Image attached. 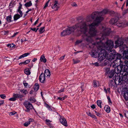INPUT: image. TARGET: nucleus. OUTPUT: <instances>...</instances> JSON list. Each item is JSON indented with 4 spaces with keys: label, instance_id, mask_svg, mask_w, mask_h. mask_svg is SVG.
Wrapping results in <instances>:
<instances>
[{
    "label": "nucleus",
    "instance_id": "f257e3e1",
    "mask_svg": "<svg viewBox=\"0 0 128 128\" xmlns=\"http://www.w3.org/2000/svg\"><path fill=\"white\" fill-rule=\"evenodd\" d=\"M78 32H80L82 34H85L87 31V26L85 22L78 23L72 27L68 28L65 30H64L61 33L62 36L68 35L73 32L76 29Z\"/></svg>",
    "mask_w": 128,
    "mask_h": 128
},
{
    "label": "nucleus",
    "instance_id": "f03ea898",
    "mask_svg": "<svg viewBox=\"0 0 128 128\" xmlns=\"http://www.w3.org/2000/svg\"><path fill=\"white\" fill-rule=\"evenodd\" d=\"M91 32H90V31L89 32V35H88L87 34L86 35L87 37L85 38V40L87 42H88V44H87L89 45V47L91 48H93L96 46V47H97V45H98L100 44V43H102V38H97L96 39L97 40L96 42L94 43H92V42L93 41V40L91 37L96 35L97 33V31H96V34L94 35H92L94 33L93 32H92V34H91Z\"/></svg>",
    "mask_w": 128,
    "mask_h": 128
},
{
    "label": "nucleus",
    "instance_id": "7ed1b4c3",
    "mask_svg": "<svg viewBox=\"0 0 128 128\" xmlns=\"http://www.w3.org/2000/svg\"><path fill=\"white\" fill-rule=\"evenodd\" d=\"M103 19L104 18L102 17L97 16L96 18L95 22H94L89 25V28H90L91 34H92V32L94 33L92 35H95L96 33V31H97L95 26H97L103 20Z\"/></svg>",
    "mask_w": 128,
    "mask_h": 128
},
{
    "label": "nucleus",
    "instance_id": "20e7f679",
    "mask_svg": "<svg viewBox=\"0 0 128 128\" xmlns=\"http://www.w3.org/2000/svg\"><path fill=\"white\" fill-rule=\"evenodd\" d=\"M99 49L100 54L98 58V60L100 61L103 60L106 57L107 54L106 51L105 49L103 48L102 47L100 46L99 48Z\"/></svg>",
    "mask_w": 128,
    "mask_h": 128
},
{
    "label": "nucleus",
    "instance_id": "39448f33",
    "mask_svg": "<svg viewBox=\"0 0 128 128\" xmlns=\"http://www.w3.org/2000/svg\"><path fill=\"white\" fill-rule=\"evenodd\" d=\"M110 14L114 17L111 18L110 20V24H113L115 21H116L117 20H119V14L116 13L115 12L113 11H108Z\"/></svg>",
    "mask_w": 128,
    "mask_h": 128
},
{
    "label": "nucleus",
    "instance_id": "423d86ee",
    "mask_svg": "<svg viewBox=\"0 0 128 128\" xmlns=\"http://www.w3.org/2000/svg\"><path fill=\"white\" fill-rule=\"evenodd\" d=\"M114 42L111 40H107L104 44V48L107 50H110L114 48Z\"/></svg>",
    "mask_w": 128,
    "mask_h": 128
},
{
    "label": "nucleus",
    "instance_id": "0eeeda50",
    "mask_svg": "<svg viewBox=\"0 0 128 128\" xmlns=\"http://www.w3.org/2000/svg\"><path fill=\"white\" fill-rule=\"evenodd\" d=\"M23 105L26 108V109L25 110L26 112H30V110L34 108L32 104L27 101L24 102L23 103Z\"/></svg>",
    "mask_w": 128,
    "mask_h": 128
},
{
    "label": "nucleus",
    "instance_id": "6e6552de",
    "mask_svg": "<svg viewBox=\"0 0 128 128\" xmlns=\"http://www.w3.org/2000/svg\"><path fill=\"white\" fill-rule=\"evenodd\" d=\"M113 79L114 80L115 84L116 85L121 84L123 82L122 78H121L120 76L118 75H115V76L113 77Z\"/></svg>",
    "mask_w": 128,
    "mask_h": 128
},
{
    "label": "nucleus",
    "instance_id": "1a4fd4ad",
    "mask_svg": "<svg viewBox=\"0 0 128 128\" xmlns=\"http://www.w3.org/2000/svg\"><path fill=\"white\" fill-rule=\"evenodd\" d=\"M124 39L122 37H118L115 41V44L116 46H122L124 44Z\"/></svg>",
    "mask_w": 128,
    "mask_h": 128
},
{
    "label": "nucleus",
    "instance_id": "9d476101",
    "mask_svg": "<svg viewBox=\"0 0 128 128\" xmlns=\"http://www.w3.org/2000/svg\"><path fill=\"white\" fill-rule=\"evenodd\" d=\"M107 55L106 58L107 60H112L115 58V51L112 52L110 54H108V52H106Z\"/></svg>",
    "mask_w": 128,
    "mask_h": 128
},
{
    "label": "nucleus",
    "instance_id": "9b49d317",
    "mask_svg": "<svg viewBox=\"0 0 128 128\" xmlns=\"http://www.w3.org/2000/svg\"><path fill=\"white\" fill-rule=\"evenodd\" d=\"M121 77L123 81L128 84V72H124L122 74Z\"/></svg>",
    "mask_w": 128,
    "mask_h": 128
},
{
    "label": "nucleus",
    "instance_id": "f8f14e48",
    "mask_svg": "<svg viewBox=\"0 0 128 128\" xmlns=\"http://www.w3.org/2000/svg\"><path fill=\"white\" fill-rule=\"evenodd\" d=\"M123 96L126 101L128 100V88H124L123 90Z\"/></svg>",
    "mask_w": 128,
    "mask_h": 128
},
{
    "label": "nucleus",
    "instance_id": "ddd939ff",
    "mask_svg": "<svg viewBox=\"0 0 128 128\" xmlns=\"http://www.w3.org/2000/svg\"><path fill=\"white\" fill-rule=\"evenodd\" d=\"M116 66L114 65H113L112 67H113L114 70L115 71V73L117 74H119V73H121L122 72V69L121 68V64H120L119 65H118L116 67Z\"/></svg>",
    "mask_w": 128,
    "mask_h": 128
},
{
    "label": "nucleus",
    "instance_id": "4468645a",
    "mask_svg": "<svg viewBox=\"0 0 128 128\" xmlns=\"http://www.w3.org/2000/svg\"><path fill=\"white\" fill-rule=\"evenodd\" d=\"M119 20H117L115 21L113 24H114L115 25L119 27H124L126 26V24L124 23L118 21Z\"/></svg>",
    "mask_w": 128,
    "mask_h": 128
},
{
    "label": "nucleus",
    "instance_id": "2eb2a0df",
    "mask_svg": "<svg viewBox=\"0 0 128 128\" xmlns=\"http://www.w3.org/2000/svg\"><path fill=\"white\" fill-rule=\"evenodd\" d=\"M91 56L93 57L98 58L100 54V52H97L95 50H92L91 53H90Z\"/></svg>",
    "mask_w": 128,
    "mask_h": 128
},
{
    "label": "nucleus",
    "instance_id": "dca6fc26",
    "mask_svg": "<svg viewBox=\"0 0 128 128\" xmlns=\"http://www.w3.org/2000/svg\"><path fill=\"white\" fill-rule=\"evenodd\" d=\"M58 5L59 4L58 0H55V1L54 2V4L53 6H52V8L53 9H54V10H58V8H59Z\"/></svg>",
    "mask_w": 128,
    "mask_h": 128
},
{
    "label": "nucleus",
    "instance_id": "f3484780",
    "mask_svg": "<svg viewBox=\"0 0 128 128\" xmlns=\"http://www.w3.org/2000/svg\"><path fill=\"white\" fill-rule=\"evenodd\" d=\"M45 76V74H44L43 72L40 75L39 77V80L41 83H44V82L46 78Z\"/></svg>",
    "mask_w": 128,
    "mask_h": 128
},
{
    "label": "nucleus",
    "instance_id": "a211bd4d",
    "mask_svg": "<svg viewBox=\"0 0 128 128\" xmlns=\"http://www.w3.org/2000/svg\"><path fill=\"white\" fill-rule=\"evenodd\" d=\"M60 121L61 124L64 126H68V125L66 120L63 117H61L60 119Z\"/></svg>",
    "mask_w": 128,
    "mask_h": 128
},
{
    "label": "nucleus",
    "instance_id": "6ab92c4d",
    "mask_svg": "<svg viewBox=\"0 0 128 128\" xmlns=\"http://www.w3.org/2000/svg\"><path fill=\"white\" fill-rule=\"evenodd\" d=\"M121 68L122 69V72H128V66H127L121 64Z\"/></svg>",
    "mask_w": 128,
    "mask_h": 128
},
{
    "label": "nucleus",
    "instance_id": "aec40b11",
    "mask_svg": "<svg viewBox=\"0 0 128 128\" xmlns=\"http://www.w3.org/2000/svg\"><path fill=\"white\" fill-rule=\"evenodd\" d=\"M19 6H18V9L17 10V12H18L20 14V15L21 16H22L23 14L21 10V9L22 8V5L21 2H19Z\"/></svg>",
    "mask_w": 128,
    "mask_h": 128
},
{
    "label": "nucleus",
    "instance_id": "412c9836",
    "mask_svg": "<svg viewBox=\"0 0 128 128\" xmlns=\"http://www.w3.org/2000/svg\"><path fill=\"white\" fill-rule=\"evenodd\" d=\"M111 32V30L110 28L106 29L104 31V33L103 35L104 36H108L110 34Z\"/></svg>",
    "mask_w": 128,
    "mask_h": 128
},
{
    "label": "nucleus",
    "instance_id": "4be33fe9",
    "mask_svg": "<svg viewBox=\"0 0 128 128\" xmlns=\"http://www.w3.org/2000/svg\"><path fill=\"white\" fill-rule=\"evenodd\" d=\"M122 57L128 60V50L124 51L122 53Z\"/></svg>",
    "mask_w": 128,
    "mask_h": 128
},
{
    "label": "nucleus",
    "instance_id": "5701e85b",
    "mask_svg": "<svg viewBox=\"0 0 128 128\" xmlns=\"http://www.w3.org/2000/svg\"><path fill=\"white\" fill-rule=\"evenodd\" d=\"M115 72V71L114 70L112 69L111 71L109 72L108 73V76L110 78H112Z\"/></svg>",
    "mask_w": 128,
    "mask_h": 128
},
{
    "label": "nucleus",
    "instance_id": "b1692460",
    "mask_svg": "<svg viewBox=\"0 0 128 128\" xmlns=\"http://www.w3.org/2000/svg\"><path fill=\"white\" fill-rule=\"evenodd\" d=\"M115 58L116 59V60H119V61H120V59L122 58V55L116 52L115 51Z\"/></svg>",
    "mask_w": 128,
    "mask_h": 128
},
{
    "label": "nucleus",
    "instance_id": "393cba45",
    "mask_svg": "<svg viewBox=\"0 0 128 128\" xmlns=\"http://www.w3.org/2000/svg\"><path fill=\"white\" fill-rule=\"evenodd\" d=\"M30 59H29L27 60H26L23 62H21L19 64V65L20 66H21L22 64H29L30 62Z\"/></svg>",
    "mask_w": 128,
    "mask_h": 128
},
{
    "label": "nucleus",
    "instance_id": "a878e982",
    "mask_svg": "<svg viewBox=\"0 0 128 128\" xmlns=\"http://www.w3.org/2000/svg\"><path fill=\"white\" fill-rule=\"evenodd\" d=\"M104 110L107 113H109L110 110V106L107 105H106L104 107Z\"/></svg>",
    "mask_w": 128,
    "mask_h": 128
},
{
    "label": "nucleus",
    "instance_id": "bb28decb",
    "mask_svg": "<svg viewBox=\"0 0 128 128\" xmlns=\"http://www.w3.org/2000/svg\"><path fill=\"white\" fill-rule=\"evenodd\" d=\"M21 16L18 14H15L14 16V20L16 21L20 17H22V16Z\"/></svg>",
    "mask_w": 128,
    "mask_h": 128
},
{
    "label": "nucleus",
    "instance_id": "cd10ccee",
    "mask_svg": "<svg viewBox=\"0 0 128 128\" xmlns=\"http://www.w3.org/2000/svg\"><path fill=\"white\" fill-rule=\"evenodd\" d=\"M13 96L16 99L17 98H22L23 96L22 95L20 94H14Z\"/></svg>",
    "mask_w": 128,
    "mask_h": 128
},
{
    "label": "nucleus",
    "instance_id": "c85d7f7f",
    "mask_svg": "<svg viewBox=\"0 0 128 128\" xmlns=\"http://www.w3.org/2000/svg\"><path fill=\"white\" fill-rule=\"evenodd\" d=\"M40 60L41 62H43L44 63H46V60L44 55H42L41 56Z\"/></svg>",
    "mask_w": 128,
    "mask_h": 128
},
{
    "label": "nucleus",
    "instance_id": "c756f323",
    "mask_svg": "<svg viewBox=\"0 0 128 128\" xmlns=\"http://www.w3.org/2000/svg\"><path fill=\"white\" fill-rule=\"evenodd\" d=\"M44 74H45V75H46L48 76H50V72L48 69H46L44 70Z\"/></svg>",
    "mask_w": 128,
    "mask_h": 128
},
{
    "label": "nucleus",
    "instance_id": "7c9ffc66",
    "mask_svg": "<svg viewBox=\"0 0 128 128\" xmlns=\"http://www.w3.org/2000/svg\"><path fill=\"white\" fill-rule=\"evenodd\" d=\"M12 19V16L11 15H10L6 17V21L8 23H10L12 21L11 20Z\"/></svg>",
    "mask_w": 128,
    "mask_h": 128
},
{
    "label": "nucleus",
    "instance_id": "2f4dec72",
    "mask_svg": "<svg viewBox=\"0 0 128 128\" xmlns=\"http://www.w3.org/2000/svg\"><path fill=\"white\" fill-rule=\"evenodd\" d=\"M97 13L98 12H95L93 13L90 16V18L93 19H94Z\"/></svg>",
    "mask_w": 128,
    "mask_h": 128
},
{
    "label": "nucleus",
    "instance_id": "473e14b6",
    "mask_svg": "<svg viewBox=\"0 0 128 128\" xmlns=\"http://www.w3.org/2000/svg\"><path fill=\"white\" fill-rule=\"evenodd\" d=\"M24 6L26 7H30L32 5V3L31 1H30L29 2H27L24 4Z\"/></svg>",
    "mask_w": 128,
    "mask_h": 128
},
{
    "label": "nucleus",
    "instance_id": "72a5a7b5",
    "mask_svg": "<svg viewBox=\"0 0 128 128\" xmlns=\"http://www.w3.org/2000/svg\"><path fill=\"white\" fill-rule=\"evenodd\" d=\"M35 87H34V90L36 92L38 90L39 88V85L38 83H36L35 84Z\"/></svg>",
    "mask_w": 128,
    "mask_h": 128
},
{
    "label": "nucleus",
    "instance_id": "f704fd0d",
    "mask_svg": "<svg viewBox=\"0 0 128 128\" xmlns=\"http://www.w3.org/2000/svg\"><path fill=\"white\" fill-rule=\"evenodd\" d=\"M25 73L27 75H29L30 74V72L29 68L26 69L24 70Z\"/></svg>",
    "mask_w": 128,
    "mask_h": 128
},
{
    "label": "nucleus",
    "instance_id": "c9c22d12",
    "mask_svg": "<svg viewBox=\"0 0 128 128\" xmlns=\"http://www.w3.org/2000/svg\"><path fill=\"white\" fill-rule=\"evenodd\" d=\"M94 87H97L99 86V84L98 82L94 80Z\"/></svg>",
    "mask_w": 128,
    "mask_h": 128
},
{
    "label": "nucleus",
    "instance_id": "e433bc0d",
    "mask_svg": "<svg viewBox=\"0 0 128 128\" xmlns=\"http://www.w3.org/2000/svg\"><path fill=\"white\" fill-rule=\"evenodd\" d=\"M29 100L32 103L36 101L35 99L33 97H30L29 99Z\"/></svg>",
    "mask_w": 128,
    "mask_h": 128
},
{
    "label": "nucleus",
    "instance_id": "4c0bfd02",
    "mask_svg": "<svg viewBox=\"0 0 128 128\" xmlns=\"http://www.w3.org/2000/svg\"><path fill=\"white\" fill-rule=\"evenodd\" d=\"M44 27H42L40 28V29L39 30L40 34H41L44 31Z\"/></svg>",
    "mask_w": 128,
    "mask_h": 128
},
{
    "label": "nucleus",
    "instance_id": "58836bf2",
    "mask_svg": "<svg viewBox=\"0 0 128 128\" xmlns=\"http://www.w3.org/2000/svg\"><path fill=\"white\" fill-rule=\"evenodd\" d=\"M45 106L47 108H48V110H49L52 111V109L51 108V106H49L48 104L45 103Z\"/></svg>",
    "mask_w": 128,
    "mask_h": 128
},
{
    "label": "nucleus",
    "instance_id": "ea45409f",
    "mask_svg": "<svg viewBox=\"0 0 128 128\" xmlns=\"http://www.w3.org/2000/svg\"><path fill=\"white\" fill-rule=\"evenodd\" d=\"M114 80H110V82L109 83V85L111 87H112L113 86V84H114Z\"/></svg>",
    "mask_w": 128,
    "mask_h": 128
},
{
    "label": "nucleus",
    "instance_id": "a19ab883",
    "mask_svg": "<svg viewBox=\"0 0 128 128\" xmlns=\"http://www.w3.org/2000/svg\"><path fill=\"white\" fill-rule=\"evenodd\" d=\"M104 69L106 71V74H108L110 71V68H104Z\"/></svg>",
    "mask_w": 128,
    "mask_h": 128
},
{
    "label": "nucleus",
    "instance_id": "79ce46f5",
    "mask_svg": "<svg viewBox=\"0 0 128 128\" xmlns=\"http://www.w3.org/2000/svg\"><path fill=\"white\" fill-rule=\"evenodd\" d=\"M102 103L101 101L100 100H98L97 101V104L98 106L100 108H102L101 104Z\"/></svg>",
    "mask_w": 128,
    "mask_h": 128
},
{
    "label": "nucleus",
    "instance_id": "37998d69",
    "mask_svg": "<svg viewBox=\"0 0 128 128\" xmlns=\"http://www.w3.org/2000/svg\"><path fill=\"white\" fill-rule=\"evenodd\" d=\"M20 92H22L24 94H26L28 93V92L26 90H24V89L20 90Z\"/></svg>",
    "mask_w": 128,
    "mask_h": 128
},
{
    "label": "nucleus",
    "instance_id": "c03bdc74",
    "mask_svg": "<svg viewBox=\"0 0 128 128\" xmlns=\"http://www.w3.org/2000/svg\"><path fill=\"white\" fill-rule=\"evenodd\" d=\"M107 99L108 100V102L109 103V104L110 105H111L112 104V101L110 100V97L109 96H107Z\"/></svg>",
    "mask_w": 128,
    "mask_h": 128
},
{
    "label": "nucleus",
    "instance_id": "a18cd8bd",
    "mask_svg": "<svg viewBox=\"0 0 128 128\" xmlns=\"http://www.w3.org/2000/svg\"><path fill=\"white\" fill-rule=\"evenodd\" d=\"M30 124V122L28 121L24 123V125L25 126L27 127Z\"/></svg>",
    "mask_w": 128,
    "mask_h": 128
},
{
    "label": "nucleus",
    "instance_id": "49530a36",
    "mask_svg": "<svg viewBox=\"0 0 128 128\" xmlns=\"http://www.w3.org/2000/svg\"><path fill=\"white\" fill-rule=\"evenodd\" d=\"M124 113L125 116L128 119V111H125Z\"/></svg>",
    "mask_w": 128,
    "mask_h": 128
},
{
    "label": "nucleus",
    "instance_id": "de8ad7c7",
    "mask_svg": "<svg viewBox=\"0 0 128 128\" xmlns=\"http://www.w3.org/2000/svg\"><path fill=\"white\" fill-rule=\"evenodd\" d=\"M23 84L25 88H27V86L28 85V84L26 82V81L24 80L23 82Z\"/></svg>",
    "mask_w": 128,
    "mask_h": 128
},
{
    "label": "nucleus",
    "instance_id": "09e8293b",
    "mask_svg": "<svg viewBox=\"0 0 128 128\" xmlns=\"http://www.w3.org/2000/svg\"><path fill=\"white\" fill-rule=\"evenodd\" d=\"M14 2H11L9 6H10V8H12L14 6Z\"/></svg>",
    "mask_w": 128,
    "mask_h": 128
},
{
    "label": "nucleus",
    "instance_id": "8fccbe9b",
    "mask_svg": "<svg viewBox=\"0 0 128 128\" xmlns=\"http://www.w3.org/2000/svg\"><path fill=\"white\" fill-rule=\"evenodd\" d=\"M72 60L74 64H77L78 63H79L80 61V60H76L74 59H73Z\"/></svg>",
    "mask_w": 128,
    "mask_h": 128
},
{
    "label": "nucleus",
    "instance_id": "3c124183",
    "mask_svg": "<svg viewBox=\"0 0 128 128\" xmlns=\"http://www.w3.org/2000/svg\"><path fill=\"white\" fill-rule=\"evenodd\" d=\"M15 46V45L13 43L12 44H8L7 45V46L10 47V48L13 47Z\"/></svg>",
    "mask_w": 128,
    "mask_h": 128
},
{
    "label": "nucleus",
    "instance_id": "603ef678",
    "mask_svg": "<svg viewBox=\"0 0 128 128\" xmlns=\"http://www.w3.org/2000/svg\"><path fill=\"white\" fill-rule=\"evenodd\" d=\"M16 99L14 97L12 98L9 99V100L10 101H14Z\"/></svg>",
    "mask_w": 128,
    "mask_h": 128
},
{
    "label": "nucleus",
    "instance_id": "864d4df0",
    "mask_svg": "<svg viewBox=\"0 0 128 128\" xmlns=\"http://www.w3.org/2000/svg\"><path fill=\"white\" fill-rule=\"evenodd\" d=\"M108 12V10H104L102 11V13L104 14H106Z\"/></svg>",
    "mask_w": 128,
    "mask_h": 128
},
{
    "label": "nucleus",
    "instance_id": "5fc2aeb1",
    "mask_svg": "<svg viewBox=\"0 0 128 128\" xmlns=\"http://www.w3.org/2000/svg\"><path fill=\"white\" fill-rule=\"evenodd\" d=\"M0 97L4 99L6 98V96L4 94H1L0 95Z\"/></svg>",
    "mask_w": 128,
    "mask_h": 128
},
{
    "label": "nucleus",
    "instance_id": "6e6d98bb",
    "mask_svg": "<svg viewBox=\"0 0 128 128\" xmlns=\"http://www.w3.org/2000/svg\"><path fill=\"white\" fill-rule=\"evenodd\" d=\"M49 2V0H48L46 3L45 4V5L44 8V9H45L48 6V4Z\"/></svg>",
    "mask_w": 128,
    "mask_h": 128
},
{
    "label": "nucleus",
    "instance_id": "4d7b16f0",
    "mask_svg": "<svg viewBox=\"0 0 128 128\" xmlns=\"http://www.w3.org/2000/svg\"><path fill=\"white\" fill-rule=\"evenodd\" d=\"M128 13V9L125 10L123 12V15H124L125 14Z\"/></svg>",
    "mask_w": 128,
    "mask_h": 128
},
{
    "label": "nucleus",
    "instance_id": "13d9d810",
    "mask_svg": "<svg viewBox=\"0 0 128 128\" xmlns=\"http://www.w3.org/2000/svg\"><path fill=\"white\" fill-rule=\"evenodd\" d=\"M95 112L96 115L97 116H101V114L99 112H96V111H95Z\"/></svg>",
    "mask_w": 128,
    "mask_h": 128
},
{
    "label": "nucleus",
    "instance_id": "bf43d9fd",
    "mask_svg": "<svg viewBox=\"0 0 128 128\" xmlns=\"http://www.w3.org/2000/svg\"><path fill=\"white\" fill-rule=\"evenodd\" d=\"M64 88H62L60 90H58V93H60L61 92H63L64 91Z\"/></svg>",
    "mask_w": 128,
    "mask_h": 128
},
{
    "label": "nucleus",
    "instance_id": "052dcab7",
    "mask_svg": "<svg viewBox=\"0 0 128 128\" xmlns=\"http://www.w3.org/2000/svg\"><path fill=\"white\" fill-rule=\"evenodd\" d=\"M34 121V120L33 118H30L28 120V122H30V124L31 122H33Z\"/></svg>",
    "mask_w": 128,
    "mask_h": 128
},
{
    "label": "nucleus",
    "instance_id": "680f3d73",
    "mask_svg": "<svg viewBox=\"0 0 128 128\" xmlns=\"http://www.w3.org/2000/svg\"><path fill=\"white\" fill-rule=\"evenodd\" d=\"M16 113L15 111H13L12 112H10V115H12Z\"/></svg>",
    "mask_w": 128,
    "mask_h": 128
},
{
    "label": "nucleus",
    "instance_id": "e2e57ef3",
    "mask_svg": "<svg viewBox=\"0 0 128 128\" xmlns=\"http://www.w3.org/2000/svg\"><path fill=\"white\" fill-rule=\"evenodd\" d=\"M91 118H94V119L96 120L97 119V118L96 116L92 114L91 116H90Z\"/></svg>",
    "mask_w": 128,
    "mask_h": 128
},
{
    "label": "nucleus",
    "instance_id": "0e129e2a",
    "mask_svg": "<svg viewBox=\"0 0 128 128\" xmlns=\"http://www.w3.org/2000/svg\"><path fill=\"white\" fill-rule=\"evenodd\" d=\"M30 29L31 30H32L35 31V32H36V28H30Z\"/></svg>",
    "mask_w": 128,
    "mask_h": 128
},
{
    "label": "nucleus",
    "instance_id": "69168bd1",
    "mask_svg": "<svg viewBox=\"0 0 128 128\" xmlns=\"http://www.w3.org/2000/svg\"><path fill=\"white\" fill-rule=\"evenodd\" d=\"M39 18H38L35 22L33 24V26H35L38 23Z\"/></svg>",
    "mask_w": 128,
    "mask_h": 128
},
{
    "label": "nucleus",
    "instance_id": "338daca9",
    "mask_svg": "<svg viewBox=\"0 0 128 128\" xmlns=\"http://www.w3.org/2000/svg\"><path fill=\"white\" fill-rule=\"evenodd\" d=\"M91 108L93 109H94L96 108L94 104H93L91 106Z\"/></svg>",
    "mask_w": 128,
    "mask_h": 128
},
{
    "label": "nucleus",
    "instance_id": "774afa93",
    "mask_svg": "<svg viewBox=\"0 0 128 128\" xmlns=\"http://www.w3.org/2000/svg\"><path fill=\"white\" fill-rule=\"evenodd\" d=\"M86 113L88 116H89L90 117L92 115V114H91V113L90 112H86Z\"/></svg>",
    "mask_w": 128,
    "mask_h": 128
}]
</instances>
